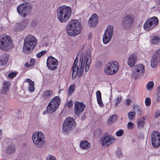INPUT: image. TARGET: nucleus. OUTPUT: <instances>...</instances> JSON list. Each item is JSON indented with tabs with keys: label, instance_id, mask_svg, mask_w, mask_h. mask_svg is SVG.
<instances>
[{
	"label": "nucleus",
	"instance_id": "51",
	"mask_svg": "<svg viewBox=\"0 0 160 160\" xmlns=\"http://www.w3.org/2000/svg\"><path fill=\"white\" fill-rule=\"evenodd\" d=\"M156 100L158 102H160V94H158Z\"/></svg>",
	"mask_w": 160,
	"mask_h": 160
},
{
	"label": "nucleus",
	"instance_id": "56",
	"mask_svg": "<svg viewBox=\"0 0 160 160\" xmlns=\"http://www.w3.org/2000/svg\"><path fill=\"white\" fill-rule=\"evenodd\" d=\"M70 95V86L68 87V96Z\"/></svg>",
	"mask_w": 160,
	"mask_h": 160
},
{
	"label": "nucleus",
	"instance_id": "9",
	"mask_svg": "<svg viewBox=\"0 0 160 160\" xmlns=\"http://www.w3.org/2000/svg\"><path fill=\"white\" fill-rule=\"evenodd\" d=\"M81 25L78 20L74 19L71 21V36L79 34L81 32Z\"/></svg>",
	"mask_w": 160,
	"mask_h": 160
},
{
	"label": "nucleus",
	"instance_id": "6",
	"mask_svg": "<svg viewBox=\"0 0 160 160\" xmlns=\"http://www.w3.org/2000/svg\"><path fill=\"white\" fill-rule=\"evenodd\" d=\"M119 64L116 61H111L107 63L105 68V72L108 75H113L118 70Z\"/></svg>",
	"mask_w": 160,
	"mask_h": 160
},
{
	"label": "nucleus",
	"instance_id": "53",
	"mask_svg": "<svg viewBox=\"0 0 160 160\" xmlns=\"http://www.w3.org/2000/svg\"><path fill=\"white\" fill-rule=\"evenodd\" d=\"M160 114V113L159 112H156L155 114V118H158Z\"/></svg>",
	"mask_w": 160,
	"mask_h": 160
},
{
	"label": "nucleus",
	"instance_id": "17",
	"mask_svg": "<svg viewBox=\"0 0 160 160\" xmlns=\"http://www.w3.org/2000/svg\"><path fill=\"white\" fill-rule=\"evenodd\" d=\"M86 107L82 102H79L78 101L74 102V111L75 115L79 116L82 113Z\"/></svg>",
	"mask_w": 160,
	"mask_h": 160
},
{
	"label": "nucleus",
	"instance_id": "32",
	"mask_svg": "<svg viewBox=\"0 0 160 160\" xmlns=\"http://www.w3.org/2000/svg\"><path fill=\"white\" fill-rule=\"evenodd\" d=\"M160 42V38L157 36L153 37L152 40V43L154 44H157Z\"/></svg>",
	"mask_w": 160,
	"mask_h": 160
},
{
	"label": "nucleus",
	"instance_id": "18",
	"mask_svg": "<svg viewBox=\"0 0 160 160\" xmlns=\"http://www.w3.org/2000/svg\"><path fill=\"white\" fill-rule=\"evenodd\" d=\"M115 138L111 135H108L104 137L101 141L102 146L106 147L114 142Z\"/></svg>",
	"mask_w": 160,
	"mask_h": 160
},
{
	"label": "nucleus",
	"instance_id": "12",
	"mask_svg": "<svg viewBox=\"0 0 160 160\" xmlns=\"http://www.w3.org/2000/svg\"><path fill=\"white\" fill-rule=\"evenodd\" d=\"M134 17L130 15L126 16L122 22V26L123 28L129 29L131 28L134 22Z\"/></svg>",
	"mask_w": 160,
	"mask_h": 160
},
{
	"label": "nucleus",
	"instance_id": "19",
	"mask_svg": "<svg viewBox=\"0 0 160 160\" xmlns=\"http://www.w3.org/2000/svg\"><path fill=\"white\" fill-rule=\"evenodd\" d=\"M28 20L26 19H23L20 22L16 24L13 30L15 32L20 31L24 30V29L27 25Z\"/></svg>",
	"mask_w": 160,
	"mask_h": 160
},
{
	"label": "nucleus",
	"instance_id": "39",
	"mask_svg": "<svg viewBox=\"0 0 160 160\" xmlns=\"http://www.w3.org/2000/svg\"><path fill=\"white\" fill-rule=\"evenodd\" d=\"M154 85L153 83L152 82H148L146 86L147 89L149 90H151L152 89Z\"/></svg>",
	"mask_w": 160,
	"mask_h": 160
},
{
	"label": "nucleus",
	"instance_id": "35",
	"mask_svg": "<svg viewBox=\"0 0 160 160\" xmlns=\"http://www.w3.org/2000/svg\"><path fill=\"white\" fill-rule=\"evenodd\" d=\"M116 119V116L115 115H113L111 116L109 118L108 123L110 124L114 122Z\"/></svg>",
	"mask_w": 160,
	"mask_h": 160
},
{
	"label": "nucleus",
	"instance_id": "59",
	"mask_svg": "<svg viewBox=\"0 0 160 160\" xmlns=\"http://www.w3.org/2000/svg\"><path fill=\"white\" fill-rule=\"evenodd\" d=\"M67 107H68L69 108H70V101H69V102H68V104H67Z\"/></svg>",
	"mask_w": 160,
	"mask_h": 160
},
{
	"label": "nucleus",
	"instance_id": "33",
	"mask_svg": "<svg viewBox=\"0 0 160 160\" xmlns=\"http://www.w3.org/2000/svg\"><path fill=\"white\" fill-rule=\"evenodd\" d=\"M136 113L134 111L130 112L128 113V117L129 119L133 120L135 119Z\"/></svg>",
	"mask_w": 160,
	"mask_h": 160
},
{
	"label": "nucleus",
	"instance_id": "31",
	"mask_svg": "<svg viewBox=\"0 0 160 160\" xmlns=\"http://www.w3.org/2000/svg\"><path fill=\"white\" fill-rule=\"evenodd\" d=\"M8 61V58L4 56H0V66L5 65Z\"/></svg>",
	"mask_w": 160,
	"mask_h": 160
},
{
	"label": "nucleus",
	"instance_id": "42",
	"mask_svg": "<svg viewBox=\"0 0 160 160\" xmlns=\"http://www.w3.org/2000/svg\"><path fill=\"white\" fill-rule=\"evenodd\" d=\"M123 131L122 129H120L116 132V135L118 137H120L123 135Z\"/></svg>",
	"mask_w": 160,
	"mask_h": 160
},
{
	"label": "nucleus",
	"instance_id": "41",
	"mask_svg": "<svg viewBox=\"0 0 160 160\" xmlns=\"http://www.w3.org/2000/svg\"><path fill=\"white\" fill-rule=\"evenodd\" d=\"M71 128H74L76 126V123L74 119L71 117Z\"/></svg>",
	"mask_w": 160,
	"mask_h": 160
},
{
	"label": "nucleus",
	"instance_id": "29",
	"mask_svg": "<svg viewBox=\"0 0 160 160\" xmlns=\"http://www.w3.org/2000/svg\"><path fill=\"white\" fill-rule=\"evenodd\" d=\"M133 110L136 112L138 115H141L143 114V112L141 107L138 105L133 106Z\"/></svg>",
	"mask_w": 160,
	"mask_h": 160
},
{
	"label": "nucleus",
	"instance_id": "36",
	"mask_svg": "<svg viewBox=\"0 0 160 160\" xmlns=\"http://www.w3.org/2000/svg\"><path fill=\"white\" fill-rule=\"evenodd\" d=\"M116 155L118 158H120L122 157L123 154L121 148H118L117 149Z\"/></svg>",
	"mask_w": 160,
	"mask_h": 160
},
{
	"label": "nucleus",
	"instance_id": "61",
	"mask_svg": "<svg viewBox=\"0 0 160 160\" xmlns=\"http://www.w3.org/2000/svg\"><path fill=\"white\" fill-rule=\"evenodd\" d=\"M70 102H71V105L72 104V102L71 100L70 101Z\"/></svg>",
	"mask_w": 160,
	"mask_h": 160
},
{
	"label": "nucleus",
	"instance_id": "54",
	"mask_svg": "<svg viewBox=\"0 0 160 160\" xmlns=\"http://www.w3.org/2000/svg\"><path fill=\"white\" fill-rule=\"evenodd\" d=\"M92 37V34L91 33H89L88 35V39H91Z\"/></svg>",
	"mask_w": 160,
	"mask_h": 160
},
{
	"label": "nucleus",
	"instance_id": "10",
	"mask_svg": "<svg viewBox=\"0 0 160 160\" xmlns=\"http://www.w3.org/2000/svg\"><path fill=\"white\" fill-rule=\"evenodd\" d=\"M158 22V18L156 17L149 18L144 24L143 28L146 31L150 30L157 26Z\"/></svg>",
	"mask_w": 160,
	"mask_h": 160
},
{
	"label": "nucleus",
	"instance_id": "21",
	"mask_svg": "<svg viewBox=\"0 0 160 160\" xmlns=\"http://www.w3.org/2000/svg\"><path fill=\"white\" fill-rule=\"evenodd\" d=\"M70 131V117L67 118L63 124L62 131L67 133Z\"/></svg>",
	"mask_w": 160,
	"mask_h": 160
},
{
	"label": "nucleus",
	"instance_id": "52",
	"mask_svg": "<svg viewBox=\"0 0 160 160\" xmlns=\"http://www.w3.org/2000/svg\"><path fill=\"white\" fill-rule=\"evenodd\" d=\"M131 102V99H128L126 101V104L128 106L130 104Z\"/></svg>",
	"mask_w": 160,
	"mask_h": 160
},
{
	"label": "nucleus",
	"instance_id": "34",
	"mask_svg": "<svg viewBox=\"0 0 160 160\" xmlns=\"http://www.w3.org/2000/svg\"><path fill=\"white\" fill-rule=\"evenodd\" d=\"M15 148L14 146H9L8 147V148L5 150V151L7 153H10L15 151Z\"/></svg>",
	"mask_w": 160,
	"mask_h": 160
},
{
	"label": "nucleus",
	"instance_id": "8",
	"mask_svg": "<svg viewBox=\"0 0 160 160\" xmlns=\"http://www.w3.org/2000/svg\"><path fill=\"white\" fill-rule=\"evenodd\" d=\"M61 103L59 97H54L48 104L47 107V111L49 113H52L55 111L58 108Z\"/></svg>",
	"mask_w": 160,
	"mask_h": 160
},
{
	"label": "nucleus",
	"instance_id": "25",
	"mask_svg": "<svg viewBox=\"0 0 160 160\" xmlns=\"http://www.w3.org/2000/svg\"><path fill=\"white\" fill-rule=\"evenodd\" d=\"M10 85L11 84L10 82L7 81L4 82L3 84L2 93L3 94H6L9 90Z\"/></svg>",
	"mask_w": 160,
	"mask_h": 160
},
{
	"label": "nucleus",
	"instance_id": "62",
	"mask_svg": "<svg viewBox=\"0 0 160 160\" xmlns=\"http://www.w3.org/2000/svg\"><path fill=\"white\" fill-rule=\"evenodd\" d=\"M159 62L160 63V59L159 60Z\"/></svg>",
	"mask_w": 160,
	"mask_h": 160
},
{
	"label": "nucleus",
	"instance_id": "46",
	"mask_svg": "<svg viewBox=\"0 0 160 160\" xmlns=\"http://www.w3.org/2000/svg\"><path fill=\"white\" fill-rule=\"evenodd\" d=\"M66 31L68 34L70 36V22H69L67 26Z\"/></svg>",
	"mask_w": 160,
	"mask_h": 160
},
{
	"label": "nucleus",
	"instance_id": "7",
	"mask_svg": "<svg viewBox=\"0 0 160 160\" xmlns=\"http://www.w3.org/2000/svg\"><path fill=\"white\" fill-rule=\"evenodd\" d=\"M61 103L59 97H54L48 104L47 107V111L49 113H52L55 111L58 108Z\"/></svg>",
	"mask_w": 160,
	"mask_h": 160
},
{
	"label": "nucleus",
	"instance_id": "55",
	"mask_svg": "<svg viewBox=\"0 0 160 160\" xmlns=\"http://www.w3.org/2000/svg\"><path fill=\"white\" fill-rule=\"evenodd\" d=\"M48 44V42H44L43 44V46L44 47H47Z\"/></svg>",
	"mask_w": 160,
	"mask_h": 160
},
{
	"label": "nucleus",
	"instance_id": "3",
	"mask_svg": "<svg viewBox=\"0 0 160 160\" xmlns=\"http://www.w3.org/2000/svg\"><path fill=\"white\" fill-rule=\"evenodd\" d=\"M37 44V39L31 35H28L25 38L23 51L26 53H29L32 51Z\"/></svg>",
	"mask_w": 160,
	"mask_h": 160
},
{
	"label": "nucleus",
	"instance_id": "50",
	"mask_svg": "<svg viewBox=\"0 0 160 160\" xmlns=\"http://www.w3.org/2000/svg\"><path fill=\"white\" fill-rule=\"evenodd\" d=\"M30 62L31 63L30 66H33L36 63L35 60L33 58L31 59Z\"/></svg>",
	"mask_w": 160,
	"mask_h": 160
},
{
	"label": "nucleus",
	"instance_id": "37",
	"mask_svg": "<svg viewBox=\"0 0 160 160\" xmlns=\"http://www.w3.org/2000/svg\"><path fill=\"white\" fill-rule=\"evenodd\" d=\"M102 134V130L100 128H98L94 132V135L97 137H99Z\"/></svg>",
	"mask_w": 160,
	"mask_h": 160
},
{
	"label": "nucleus",
	"instance_id": "43",
	"mask_svg": "<svg viewBox=\"0 0 160 160\" xmlns=\"http://www.w3.org/2000/svg\"><path fill=\"white\" fill-rule=\"evenodd\" d=\"M46 52V50L42 51L41 52L38 53L37 54L36 56L38 58H39L41 57L42 55L44 54Z\"/></svg>",
	"mask_w": 160,
	"mask_h": 160
},
{
	"label": "nucleus",
	"instance_id": "28",
	"mask_svg": "<svg viewBox=\"0 0 160 160\" xmlns=\"http://www.w3.org/2000/svg\"><path fill=\"white\" fill-rule=\"evenodd\" d=\"M158 59L159 58L152 56L151 61V66L152 68H154L157 66Z\"/></svg>",
	"mask_w": 160,
	"mask_h": 160
},
{
	"label": "nucleus",
	"instance_id": "47",
	"mask_svg": "<svg viewBox=\"0 0 160 160\" xmlns=\"http://www.w3.org/2000/svg\"><path fill=\"white\" fill-rule=\"evenodd\" d=\"M16 75V73L15 72H12L10 73L8 75V77L9 78H12L14 77Z\"/></svg>",
	"mask_w": 160,
	"mask_h": 160
},
{
	"label": "nucleus",
	"instance_id": "1",
	"mask_svg": "<svg viewBox=\"0 0 160 160\" xmlns=\"http://www.w3.org/2000/svg\"><path fill=\"white\" fill-rule=\"evenodd\" d=\"M91 53L89 50L86 52V54H82L81 56L79 61L80 70L78 71V67L77 65L78 62V57L76 56L73 62L72 69V78L74 79L78 75V77H81L83 74L84 66L86 65L85 71L87 72L89 69L90 63L91 61Z\"/></svg>",
	"mask_w": 160,
	"mask_h": 160
},
{
	"label": "nucleus",
	"instance_id": "45",
	"mask_svg": "<svg viewBox=\"0 0 160 160\" xmlns=\"http://www.w3.org/2000/svg\"><path fill=\"white\" fill-rule=\"evenodd\" d=\"M46 160H56L55 158L52 156L48 155L46 157Z\"/></svg>",
	"mask_w": 160,
	"mask_h": 160
},
{
	"label": "nucleus",
	"instance_id": "2",
	"mask_svg": "<svg viewBox=\"0 0 160 160\" xmlns=\"http://www.w3.org/2000/svg\"><path fill=\"white\" fill-rule=\"evenodd\" d=\"M57 16L61 22H67L70 17V8L65 5L59 7L57 10Z\"/></svg>",
	"mask_w": 160,
	"mask_h": 160
},
{
	"label": "nucleus",
	"instance_id": "63",
	"mask_svg": "<svg viewBox=\"0 0 160 160\" xmlns=\"http://www.w3.org/2000/svg\"><path fill=\"white\" fill-rule=\"evenodd\" d=\"M159 64H160V63H159Z\"/></svg>",
	"mask_w": 160,
	"mask_h": 160
},
{
	"label": "nucleus",
	"instance_id": "58",
	"mask_svg": "<svg viewBox=\"0 0 160 160\" xmlns=\"http://www.w3.org/2000/svg\"><path fill=\"white\" fill-rule=\"evenodd\" d=\"M25 65L26 67H30L31 66H30V65H29L28 64V63H26Z\"/></svg>",
	"mask_w": 160,
	"mask_h": 160
},
{
	"label": "nucleus",
	"instance_id": "11",
	"mask_svg": "<svg viewBox=\"0 0 160 160\" xmlns=\"http://www.w3.org/2000/svg\"><path fill=\"white\" fill-rule=\"evenodd\" d=\"M113 32V27L112 25L108 26L105 30L103 37V41L104 44L108 43L111 40Z\"/></svg>",
	"mask_w": 160,
	"mask_h": 160
},
{
	"label": "nucleus",
	"instance_id": "60",
	"mask_svg": "<svg viewBox=\"0 0 160 160\" xmlns=\"http://www.w3.org/2000/svg\"><path fill=\"white\" fill-rule=\"evenodd\" d=\"M2 134V131L0 129V136Z\"/></svg>",
	"mask_w": 160,
	"mask_h": 160
},
{
	"label": "nucleus",
	"instance_id": "23",
	"mask_svg": "<svg viewBox=\"0 0 160 160\" xmlns=\"http://www.w3.org/2000/svg\"><path fill=\"white\" fill-rule=\"evenodd\" d=\"M146 116L138 118L137 120V125L138 128H142L144 127L146 120Z\"/></svg>",
	"mask_w": 160,
	"mask_h": 160
},
{
	"label": "nucleus",
	"instance_id": "4",
	"mask_svg": "<svg viewBox=\"0 0 160 160\" xmlns=\"http://www.w3.org/2000/svg\"><path fill=\"white\" fill-rule=\"evenodd\" d=\"M13 47L12 39L9 36L3 35L0 37V49L8 51Z\"/></svg>",
	"mask_w": 160,
	"mask_h": 160
},
{
	"label": "nucleus",
	"instance_id": "49",
	"mask_svg": "<svg viewBox=\"0 0 160 160\" xmlns=\"http://www.w3.org/2000/svg\"><path fill=\"white\" fill-rule=\"evenodd\" d=\"M75 88V85L73 84L71 85V95L74 91Z\"/></svg>",
	"mask_w": 160,
	"mask_h": 160
},
{
	"label": "nucleus",
	"instance_id": "44",
	"mask_svg": "<svg viewBox=\"0 0 160 160\" xmlns=\"http://www.w3.org/2000/svg\"><path fill=\"white\" fill-rule=\"evenodd\" d=\"M145 103L146 106H149L151 103V100L149 98H146L145 101Z\"/></svg>",
	"mask_w": 160,
	"mask_h": 160
},
{
	"label": "nucleus",
	"instance_id": "30",
	"mask_svg": "<svg viewBox=\"0 0 160 160\" xmlns=\"http://www.w3.org/2000/svg\"><path fill=\"white\" fill-rule=\"evenodd\" d=\"M26 82L29 83V89L30 91L34 92L35 90V88L34 87V83L33 81L29 79H27L26 80Z\"/></svg>",
	"mask_w": 160,
	"mask_h": 160
},
{
	"label": "nucleus",
	"instance_id": "22",
	"mask_svg": "<svg viewBox=\"0 0 160 160\" xmlns=\"http://www.w3.org/2000/svg\"><path fill=\"white\" fill-rule=\"evenodd\" d=\"M98 16L96 14H93L88 21L89 25L90 27H94L97 24Z\"/></svg>",
	"mask_w": 160,
	"mask_h": 160
},
{
	"label": "nucleus",
	"instance_id": "57",
	"mask_svg": "<svg viewBox=\"0 0 160 160\" xmlns=\"http://www.w3.org/2000/svg\"><path fill=\"white\" fill-rule=\"evenodd\" d=\"M157 3L158 5L160 6V0H157Z\"/></svg>",
	"mask_w": 160,
	"mask_h": 160
},
{
	"label": "nucleus",
	"instance_id": "48",
	"mask_svg": "<svg viewBox=\"0 0 160 160\" xmlns=\"http://www.w3.org/2000/svg\"><path fill=\"white\" fill-rule=\"evenodd\" d=\"M127 126L129 129H131L134 128V125L132 122H130L128 123Z\"/></svg>",
	"mask_w": 160,
	"mask_h": 160
},
{
	"label": "nucleus",
	"instance_id": "5",
	"mask_svg": "<svg viewBox=\"0 0 160 160\" xmlns=\"http://www.w3.org/2000/svg\"><path fill=\"white\" fill-rule=\"evenodd\" d=\"M32 139L34 145L40 148L43 146L45 143V138L41 132H35L32 135Z\"/></svg>",
	"mask_w": 160,
	"mask_h": 160
},
{
	"label": "nucleus",
	"instance_id": "27",
	"mask_svg": "<svg viewBox=\"0 0 160 160\" xmlns=\"http://www.w3.org/2000/svg\"><path fill=\"white\" fill-rule=\"evenodd\" d=\"M97 102L101 107H103L104 105L102 101L101 94L99 91H97L96 93Z\"/></svg>",
	"mask_w": 160,
	"mask_h": 160
},
{
	"label": "nucleus",
	"instance_id": "14",
	"mask_svg": "<svg viewBox=\"0 0 160 160\" xmlns=\"http://www.w3.org/2000/svg\"><path fill=\"white\" fill-rule=\"evenodd\" d=\"M152 144L153 147L157 148L160 145V134L159 132L153 131L151 134Z\"/></svg>",
	"mask_w": 160,
	"mask_h": 160
},
{
	"label": "nucleus",
	"instance_id": "24",
	"mask_svg": "<svg viewBox=\"0 0 160 160\" xmlns=\"http://www.w3.org/2000/svg\"><path fill=\"white\" fill-rule=\"evenodd\" d=\"M90 144L86 140L82 141L80 145L82 149L86 150H88L90 148Z\"/></svg>",
	"mask_w": 160,
	"mask_h": 160
},
{
	"label": "nucleus",
	"instance_id": "40",
	"mask_svg": "<svg viewBox=\"0 0 160 160\" xmlns=\"http://www.w3.org/2000/svg\"><path fill=\"white\" fill-rule=\"evenodd\" d=\"M153 56L159 58L160 57V49H158L153 54Z\"/></svg>",
	"mask_w": 160,
	"mask_h": 160
},
{
	"label": "nucleus",
	"instance_id": "20",
	"mask_svg": "<svg viewBox=\"0 0 160 160\" xmlns=\"http://www.w3.org/2000/svg\"><path fill=\"white\" fill-rule=\"evenodd\" d=\"M137 61V55L136 53H132L129 55L127 60V64L130 67H133Z\"/></svg>",
	"mask_w": 160,
	"mask_h": 160
},
{
	"label": "nucleus",
	"instance_id": "15",
	"mask_svg": "<svg viewBox=\"0 0 160 160\" xmlns=\"http://www.w3.org/2000/svg\"><path fill=\"white\" fill-rule=\"evenodd\" d=\"M47 64L49 69L54 70L57 68L58 62L55 58L50 56L47 58Z\"/></svg>",
	"mask_w": 160,
	"mask_h": 160
},
{
	"label": "nucleus",
	"instance_id": "16",
	"mask_svg": "<svg viewBox=\"0 0 160 160\" xmlns=\"http://www.w3.org/2000/svg\"><path fill=\"white\" fill-rule=\"evenodd\" d=\"M133 76L137 78L145 72L144 66L143 64H138L134 67L132 70Z\"/></svg>",
	"mask_w": 160,
	"mask_h": 160
},
{
	"label": "nucleus",
	"instance_id": "26",
	"mask_svg": "<svg viewBox=\"0 0 160 160\" xmlns=\"http://www.w3.org/2000/svg\"><path fill=\"white\" fill-rule=\"evenodd\" d=\"M53 95L52 91L49 90H46L44 91L42 95V97L44 100L48 99L52 96Z\"/></svg>",
	"mask_w": 160,
	"mask_h": 160
},
{
	"label": "nucleus",
	"instance_id": "38",
	"mask_svg": "<svg viewBox=\"0 0 160 160\" xmlns=\"http://www.w3.org/2000/svg\"><path fill=\"white\" fill-rule=\"evenodd\" d=\"M122 99V97L121 96H118L114 100V101L115 102V106H118L120 103Z\"/></svg>",
	"mask_w": 160,
	"mask_h": 160
},
{
	"label": "nucleus",
	"instance_id": "13",
	"mask_svg": "<svg viewBox=\"0 0 160 160\" xmlns=\"http://www.w3.org/2000/svg\"><path fill=\"white\" fill-rule=\"evenodd\" d=\"M31 10L30 6L26 3H23L19 5L17 8L18 13L24 17H26L27 14L29 13Z\"/></svg>",
	"mask_w": 160,
	"mask_h": 160
}]
</instances>
